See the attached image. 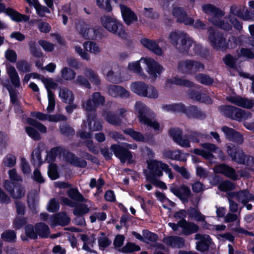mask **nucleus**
Returning <instances> with one entry per match:
<instances>
[{
	"label": "nucleus",
	"instance_id": "62",
	"mask_svg": "<svg viewBox=\"0 0 254 254\" xmlns=\"http://www.w3.org/2000/svg\"><path fill=\"white\" fill-rule=\"evenodd\" d=\"M1 238L4 241L13 242L16 239V234L13 230H7L1 234Z\"/></svg>",
	"mask_w": 254,
	"mask_h": 254
},
{
	"label": "nucleus",
	"instance_id": "11",
	"mask_svg": "<svg viewBox=\"0 0 254 254\" xmlns=\"http://www.w3.org/2000/svg\"><path fill=\"white\" fill-rule=\"evenodd\" d=\"M201 146L206 150L196 148L193 150V152L196 155H200L204 158L210 160H212L214 158V156L212 152L217 153L219 157H222V151L214 144L205 143L201 144Z\"/></svg>",
	"mask_w": 254,
	"mask_h": 254
},
{
	"label": "nucleus",
	"instance_id": "50",
	"mask_svg": "<svg viewBox=\"0 0 254 254\" xmlns=\"http://www.w3.org/2000/svg\"><path fill=\"white\" fill-rule=\"evenodd\" d=\"M141 63H143V62H141L140 59L139 61L129 63L128 65V70L139 75H142L143 74V71L140 66Z\"/></svg>",
	"mask_w": 254,
	"mask_h": 254
},
{
	"label": "nucleus",
	"instance_id": "54",
	"mask_svg": "<svg viewBox=\"0 0 254 254\" xmlns=\"http://www.w3.org/2000/svg\"><path fill=\"white\" fill-rule=\"evenodd\" d=\"M89 208L87 205L85 204H79L76 206L73 210V213L74 215H81L88 213L89 212Z\"/></svg>",
	"mask_w": 254,
	"mask_h": 254
},
{
	"label": "nucleus",
	"instance_id": "6",
	"mask_svg": "<svg viewBox=\"0 0 254 254\" xmlns=\"http://www.w3.org/2000/svg\"><path fill=\"white\" fill-rule=\"evenodd\" d=\"M137 148L136 144H129L125 143L124 144V147L118 145H112L111 146V150L114 152L116 157L119 158L121 162L124 163L126 161L128 163H132V155L131 152L127 149L134 150Z\"/></svg>",
	"mask_w": 254,
	"mask_h": 254
},
{
	"label": "nucleus",
	"instance_id": "26",
	"mask_svg": "<svg viewBox=\"0 0 254 254\" xmlns=\"http://www.w3.org/2000/svg\"><path fill=\"white\" fill-rule=\"evenodd\" d=\"M170 190L176 196L182 200L187 201L191 194L190 189L187 186H182L180 188L171 187Z\"/></svg>",
	"mask_w": 254,
	"mask_h": 254
},
{
	"label": "nucleus",
	"instance_id": "37",
	"mask_svg": "<svg viewBox=\"0 0 254 254\" xmlns=\"http://www.w3.org/2000/svg\"><path fill=\"white\" fill-rule=\"evenodd\" d=\"M7 73L14 86L15 88L19 87L20 86V78L14 67L12 65L7 66Z\"/></svg>",
	"mask_w": 254,
	"mask_h": 254
},
{
	"label": "nucleus",
	"instance_id": "10",
	"mask_svg": "<svg viewBox=\"0 0 254 254\" xmlns=\"http://www.w3.org/2000/svg\"><path fill=\"white\" fill-rule=\"evenodd\" d=\"M204 68V66L202 63L193 60L181 61L178 64L179 71L184 73H193Z\"/></svg>",
	"mask_w": 254,
	"mask_h": 254
},
{
	"label": "nucleus",
	"instance_id": "52",
	"mask_svg": "<svg viewBox=\"0 0 254 254\" xmlns=\"http://www.w3.org/2000/svg\"><path fill=\"white\" fill-rule=\"evenodd\" d=\"M27 123L31 126H34L40 132L42 133H46L47 131V127L45 126L32 118H28Z\"/></svg>",
	"mask_w": 254,
	"mask_h": 254
},
{
	"label": "nucleus",
	"instance_id": "13",
	"mask_svg": "<svg viewBox=\"0 0 254 254\" xmlns=\"http://www.w3.org/2000/svg\"><path fill=\"white\" fill-rule=\"evenodd\" d=\"M4 187L11 196L14 199L22 197L25 193V189L22 185L16 183H12L9 180L4 181Z\"/></svg>",
	"mask_w": 254,
	"mask_h": 254
},
{
	"label": "nucleus",
	"instance_id": "2",
	"mask_svg": "<svg viewBox=\"0 0 254 254\" xmlns=\"http://www.w3.org/2000/svg\"><path fill=\"white\" fill-rule=\"evenodd\" d=\"M202 10L210 15L208 20L215 26L225 30L231 29V25L227 21L221 19L224 15V12L213 4L207 3L202 5Z\"/></svg>",
	"mask_w": 254,
	"mask_h": 254
},
{
	"label": "nucleus",
	"instance_id": "4",
	"mask_svg": "<svg viewBox=\"0 0 254 254\" xmlns=\"http://www.w3.org/2000/svg\"><path fill=\"white\" fill-rule=\"evenodd\" d=\"M100 23L109 32L122 38L127 37V33L124 26L114 16L104 14L100 17Z\"/></svg>",
	"mask_w": 254,
	"mask_h": 254
},
{
	"label": "nucleus",
	"instance_id": "31",
	"mask_svg": "<svg viewBox=\"0 0 254 254\" xmlns=\"http://www.w3.org/2000/svg\"><path fill=\"white\" fill-rule=\"evenodd\" d=\"M141 43L143 46L153 52L156 55L158 56L162 55V49L155 43V42L147 38H143L141 40Z\"/></svg>",
	"mask_w": 254,
	"mask_h": 254
},
{
	"label": "nucleus",
	"instance_id": "44",
	"mask_svg": "<svg viewBox=\"0 0 254 254\" xmlns=\"http://www.w3.org/2000/svg\"><path fill=\"white\" fill-rule=\"evenodd\" d=\"M83 46L86 52H89L91 54L97 55L101 52V48L95 42L87 41L83 43Z\"/></svg>",
	"mask_w": 254,
	"mask_h": 254
},
{
	"label": "nucleus",
	"instance_id": "3",
	"mask_svg": "<svg viewBox=\"0 0 254 254\" xmlns=\"http://www.w3.org/2000/svg\"><path fill=\"white\" fill-rule=\"evenodd\" d=\"M134 108L135 111L138 113L137 117L139 122L159 133L162 129L161 127L155 119L151 118L152 113L149 109L140 102H136Z\"/></svg>",
	"mask_w": 254,
	"mask_h": 254
},
{
	"label": "nucleus",
	"instance_id": "59",
	"mask_svg": "<svg viewBox=\"0 0 254 254\" xmlns=\"http://www.w3.org/2000/svg\"><path fill=\"white\" fill-rule=\"evenodd\" d=\"M74 83L76 85H79L87 88H91V84L85 76H84L82 75H77L76 79L74 81Z\"/></svg>",
	"mask_w": 254,
	"mask_h": 254
},
{
	"label": "nucleus",
	"instance_id": "12",
	"mask_svg": "<svg viewBox=\"0 0 254 254\" xmlns=\"http://www.w3.org/2000/svg\"><path fill=\"white\" fill-rule=\"evenodd\" d=\"M105 102L104 96L99 92H95L92 95L91 99L83 103L82 107L88 113H90L94 112L97 107L103 105Z\"/></svg>",
	"mask_w": 254,
	"mask_h": 254
},
{
	"label": "nucleus",
	"instance_id": "1",
	"mask_svg": "<svg viewBox=\"0 0 254 254\" xmlns=\"http://www.w3.org/2000/svg\"><path fill=\"white\" fill-rule=\"evenodd\" d=\"M220 113L224 117L241 122L245 121L244 125L247 128L254 131V123L247 122L252 117L250 112L231 105H222L219 107Z\"/></svg>",
	"mask_w": 254,
	"mask_h": 254
},
{
	"label": "nucleus",
	"instance_id": "32",
	"mask_svg": "<svg viewBox=\"0 0 254 254\" xmlns=\"http://www.w3.org/2000/svg\"><path fill=\"white\" fill-rule=\"evenodd\" d=\"M234 195L238 201L246 205L249 201H254V196L247 190H242L235 192Z\"/></svg>",
	"mask_w": 254,
	"mask_h": 254
},
{
	"label": "nucleus",
	"instance_id": "20",
	"mask_svg": "<svg viewBox=\"0 0 254 254\" xmlns=\"http://www.w3.org/2000/svg\"><path fill=\"white\" fill-rule=\"evenodd\" d=\"M227 100L230 103L244 108H252L254 106V101L239 96H232L227 97Z\"/></svg>",
	"mask_w": 254,
	"mask_h": 254
},
{
	"label": "nucleus",
	"instance_id": "18",
	"mask_svg": "<svg viewBox=\"0 0 254 254\" xmlns=\"http://www.w3.org/2000/svg\"><path fill=\"white\" fill-rule=\"evenodd\" d=\"M173 16L177 19V21L183 23L187 25L193 24L194 19L187 15L186 11L182 7H176L172 11Z\"/></svg>",
	"mask_w": 254,
	"mask_h": 254
},
{
	"label": "nucleus",
	"instance_id": "36",
	"mask_svg": "<svg viewBox=\"0 0 254 254\" xmlns=\"http://www.w3.org/2000/svg\"><path fill=\"white\" fill-rule=\"evenodd\" d=\"M164 158L171 159L178 161H186V159L183 156V154L180 150H165L162 152Z\"/></svg>",
	"mask_w": 254,
	"mask_h": 254
},
{
	"label": "nucleus",
	"instance_id": "46",
	"mask_svg": "<svg viewBox=\"0 0 254 254\" xmlns=\"http://www.w3.org/2000/svg\"><path fill=\"white\" fill-rule=\"evenodd\" d=\"M185 114H186L189 117H193L199 118L203 116V113L198 110L195 106H190L188 107H186L185 110Z\"/></svg>",
	"mask_w": 254,
	"mask_h": 254
},
{
	"label": "nucleus",
	"instance_id": "34",
	"mask_svg": "<svg viewBox=\"0 0 254 254\" xmlns=\"http://www.w3.org/2000/svg\"><path fill=\"white\" fill-rule=\"evenodd\" d=\"M147 84L142 81L132 82L130 84L131 91L136 95L143 97L146 89Z\"/></svg>",
	"mask_w": 254,
	"mask_h": 254
},
{
	"label": "nucleus",
	"instance_id": "16",
	"mask_svg": "<svg viewBox=\"0 0 254 254\" xmlns=\"http://www.w3.org/2000/svg\"><path fill=\"white\" fill-rule=\"evenodd\" d=\"M141 62H143L147 66V71L152 77L155 78L157 74L161 72L163 67L153 59L149 58H141Z\"/></svg>",
	"mask_w": 254,
	"mask_h": 254
},
{
	"label": "nucleus",
	"instance_id": "56",
	"mask_svg": "<svg viewBox=\"0 0 254 254\" xmlns=\"http://www.w3.org/2000/svg\"><path fill=\"white\" fill-rule=\"evenodd\" d=\"M6 88L9 92L11 103L13 104H17L19 95L17 90L14 89L11 85H6Z\"/></svg>",
	"mask_w": 254,
	"mask_h": 254
},
{
	"label": "nucleus",
	"instance_id": "41",
	"mask_svg": "<svg viewBox=\"0 0 254 254\" xmlns=\"http://www.w3.org/2000/svg\"><path fill=\"white\" fill-rule=\"evenodd\" d=\"M83 74L91 82L93 83L96 86L100 84V80L97 74L92 69L85 68L83 71Z\"/></svg>",
	"mask_w": 254,
	"mask_h": 254
},
{
	"label": "nucleus",
	"instance_id": "14",
	"mask_svg": "<svg viewBox=\"0 0 254 254\" xmlns=\"http://www.w3.org/2000/svg\"><path fill=\"white\" fill-rule=\"evenodd\" d=\"M76 28L79 34L85 39L101 37V35L97 31L98 30L102 31V29L101 28L95 30L90 28L88 24L81 22L77 24Z\"/></svg>",
	"mask_w": 254,
	"mask_h": 254
},
{
	"label": "nucleus",
	"instance_id": "33",
	"mask_svg": "<svg viewBox=\"0 0 254 254\" xmlns=\"http://www.w3.org/2000/svg\"><path fill=\"white\" fill-rule=\"evenodd\" d=\"M87 126L89 130L91 131L100 130L102 128V126L100 123L97 120L94 113L90 115V113L87 114Z\"/></svg>",
	"mask_w": 254,
	"mask_h": 254
},
{
	"label": "nucleus",
	"instance_id": "43",
	"mask_svg": "<svg viewBox=\"0 0 254 254\" xmlns=\"http://www.w3.org/2000/svg\"><path fill=\"white\" fill-rule=\"evenodd\" d=\"M35 229L38 235L42 238H47L50 235V229L48 225L39 223L35 225Z\"/></svg>",
	"mask_w": 254,
	"mask_h": 254
},
{
	"label": "nucleus",
	"instance_id": "60",
	"mask_svg": "<svg viewBox=\"0 0 254 254\" xmlns=\"http://www.w3.org/2000/svg\"><path fill=\"white\" fill-rule=\"evenodd\" d=\"M240 214V211L239 212L238 214L232 212H229L224 216V221L226 223H230L236 221L237 224H239Z\"/></svg>",
	"mask_w": 254,
	"mask_h": 254
},
{
	"label": "nucleus",
	"instance_id": "57",
	"mask_svg": "<svg viewBox=\"0 0 254 254\" xmlns=\"http://www.w3.org/2000/svg\"><path fill=\"white\" fill-rule=\"evenodd\" d=\"M17 69L23 73L27 72L31 70L30 64L25 60H20L16 64Z\"/></svg>",
	"mask_w": 254,
	"mask_h": 254
},
{
	"label": "nucleus",
	"instance_id": "61",
	"mask_svg": "<svg viewBox=\"0 0 254 254\" xmlns=\"http://www.w3.org/2000/svg\"><path fill=\"white\" fill-rule=\"evenodd\" d=\"M102 71L103 73L105 75L107 79L111 82L114 81V72L110 68V66L108 64L103 65L102 66Z\"/></svg>",
	"mask_w": 254,
	"mask_h": 254
},
{
	"label": "nucleus",
	"instance_id": "51",
	"mask_svg": "<svg viewBox=\"0 0 254 254\" xmlns=\"http://www.w3.org/2000/svg\"><path fill=\"white\" fill-rule=\"evenodd\" d=\"M158 90L154 86L147 85L143 97L155 99L158 97Z\"/></svg>",
	"mask_w": 254,
	"mask_h": 254
},
{
	"label": "nucleus",
	"instance_id": "17",
	"mask_svg": "<svg viewBox=\"0 0 254 254\" xmlns=\"http://www.w3.org/2000/svg\"><path fill=\"white\" fill-rule=\"evenodd\" d=\"M196 242V248L200 252H205L209 249V246L212 244V239L210 236L206 234H196L194 236Z\"/></svg>",
	"mask_w": 254,
	"mask_h": 254
},
{
	"label": "nucleus",
	"instance_id": "64",
	"mask_svg": "<svg viewBox=\"0 0 254 254\" xmlns=\"http://www.w3.org/2000/svg\"><path fill=\"white\" fill-rule=\"evenodd\" d=\"M235 188L234 184L230 181H225L221 182L218 186V189L223 191H226L234 190Z\"/></svg>",
	"mask_w": 254,
	"mask_h": 254
},
{
	"label": "nucleus",
	"instance_id": "28",
	"mask_svg": "<svg viewBox=\"0 0 254 254\" xmlns=\"http://www.w3.org/2000/svg\"><path fill=\"white\" fill-rule=\"evenodd\" d=\"M163 242L167 245L175 248H181L185 245L184 239L176 236L166 237L164 238Z\"/></svg>",
	"mask_w": 254,
	"mask_h": 254
},
{
	"label": "nucleus",
	"instance_id": "53",
	"mask_svg": "<svg viewBox=\"0 0 254 254\" xmlns=\"http://www.w3.org/2000/svg\"><path fill=\"white\" fill-rule=\"evenodd\" d=\"M27 201L30 207H34L39 200L38 193L36 190H32L28 194Z\"/></svg>",
	"mask_w": 254,
	"mask_h": 254
},
{
	"label": "nucleus",
	"instance_id": "25",
	"mask_svg": "<svg viewBox=\"0 0 254 254\" xmlns=\"http://www.w3.org/2000/svg\"><path fill=\"white\" fill-rule=\"evenodd\" d=\"M108 93L113 97L128 98L130 93L124 87L115 85H110L108 87Z\"/></svg>",
	"mask_w": 254,
	"mask_h": 254
},
{
	"label": "nucleus",
	"instance_id": "48",
	"mask_svg": "<svg viewBox=\"0 0 254 254\" xmlns=\"http://www.w3.org/2000/svg\"><path fill=\"white\" fill-rule=\"evenodd\" d=\"M67 194L70 198L74 200L82 202L87 201L83 196L76 189H69L67 191Z\"/></svg>",
	"mask_w": 254,
	"mask_h": 254
},
{
	"label": "nucleus",
	"instance_id": "22",
	"mask_svg": "<svg viewBox=\"0 0 254 254\" xmlns=\"http://www.w3.org/2000/svg\"><path fill=\"white\" fill-rule=\"evenodd\" d=\"M31 116L41 121L48 120L52 122H58L61 121H66L65 116L61 114L48 115L39 112L31 113Z\"/></svg>",
	"mask_w": 254,
	"mask_h": 254
},
{
	"label": "nucleus",
	"instance_id": "42",
	"mask_svg": "<svg viewBox=\"0 0 254 254\" xmlns=\"http://www.w3.org/2000/svg\"><path fill=\"white\" fill-rule=\"evenodd\" d=\"M43 145L42 143H39L37 147L34 149L31 154L32 160L34 165H40L42 163L41 153Z\"/></svg>",
	"mask_w": 254,
	"mask_h": 254
},
{
	"label": "nucleus",
	"instance_id": "29",
	"mask_svg": "<svg viewBox=\"0 0 254 254\" xmlns=\"http://www.w3.org/2000/svg\"><path fill=\"white\" fill-rule=\"evenodd\" d=\"M230 13L245 20L249 19V13L248 9L242 5H237L233 4L230 7Z\"/></svg>",
	"mask_w": 254,
	"mask_h": 254
},
{
	"label": "nucleus",
	"instance_id": "58",
	"mask_svg": "<svg viewBox=\"0 0 254 254\" xmlns=\"http://www.w3.org/2000/svg\"><path fill=\"white\" fill-rule=\"evenodd\" d=\"M72 46L74 49L75 52L83 60L86 61L90 60V56L86 52L84 51L81 46L74 43V41H73Z\"/></svg>",
	"mask_w": 254,
	"mask_h": 254
},
{
	"label": "nucleus",
	"instance_id": "63",
	"mask_svg": "<svg viewBox=\"0 0 254 254\" xmlns=\"http://www.w3.org/2000/svg\"><path fill=\"white\" fill-rule=\"evenodd\" d=\"M195 78L196 80L201 84L205 85H209L212 83V79L208 76L198 73L195 75Z\"/></svg>",
	"mask_w": 254,
	"mask_h": 254
},
{
	"label": "nucleus",
	"instance_id": "35",
	"mask_svg": "<svg viewBox=\"0 0 254 254\" xmlns=\"http://www.w3.org/2000/svg\"><path fill=\"white\" fill-rule=\"evenodd\" d=\"M102 117L109 124L113 126H119L122 124V119L110 111H104L102 113Z\"/></svg>",
	"mask_w": 254,
	"mask_h": 254
},
{
	"label": "nucleus",
	"instance_id": "49",
	"mask_svg": "<svg viewBox=\"0 0 254 254\" xmlns=\"http://www.w3.org/2000/svg\"><path fill=\"white\" fill-rule=\"evenodd\" d=\"M168 83L184 86L186 87H191L193 85V83L187 79H181L179 77H174L168 80Z\"/></svg>",
	"mask_w": 254,
	"mask_h": 254
},
{
	"label": "nucleus",
	"instance_id": "39",
	"mask_svg": "<svg viewBox=\"0 0 254 254\" xmlns=\"http://www.w3.org/2000/svg\"><path fill=\"white\" fill-rule=\"evenodd\" d=\"M186 34L182 31H172L170 33L168 39L170 42L177 48L178 45L180 43V41H182L183 37H185Z\"/></svg>",
	"mask_w": 254,
	"mask_h": 254
},
{
	"label": "nucleus",
	"instance_id": "45",
	"mask_svg": "<svg viewBox=\"0 0 254 254\" xmlns=\"http://www.w3.org/2000/svg\"><path fill=\"white\" fill-rule=\"evenodd\" d=\"M61 76L63 79L66 81L73 80L76 76V72L73 69L64 67L61 71Z\"/></svg>",
	"mask_w": 254,
	"mask_h": 254
},
{
	"label": "nucleus",
	"instance_id": "19",
	"mask_svg": "<svg viewBox=\"0 0 254 254\" xmlns=\"http://www.w3.org/2000/svg\"><path fill=\"white\" fill-rule=\"evenodd\" d=\"M70 221V218L65 212H60L50 217L49 224L52 227L57 225L65 226Z\"/></svg>",
	"mask_w": 254,
	"mask_h": 254
},
{
	"label": "nucleus",
	"instance_id": "24",
	"mask_svg": "<svg viewBox=\"0 0 254 254\" xmlns=\"http://www.w3.org/2000/svg\"><path fill=\"white\" fill-rule=\"evenodd\" d=\"M221 130L229 140L238 144H241L243 142L242 135L233 129L227 126H224L221 128Z\"/></svg>",
	"mask_w": 254,
	"mask_h": 254
},
{
	"label": "nucleus",
	"instance_id": "15",
	"mask_svg": "<svg viewBox=\"0 0 254 254\" xmlns=\"http://www.w3.org/2000/svg\"><path fill=\"white\" fill-rule=\"evenodd\" d=\"M3 0H0V13H5L11 19L17 22L28 21L29 16L22 14L11 8H6L5 4L2 3Z\"/></svg>",
	"mask_w": 254,
	"mask_h": 254
},
{
	"label": "nucleus",
	"instance_id": "55",
	"mask_svg": "<svg viewBox=\"0 0 254 254\" xmlns=\"http://www.w3.org/2000/svg\"><path fill=\"white\" fill-rule=\"evenodd\" d=\"M16 163V158L12 154L6 155L2 160L3 165L8 168H11L15 166Z\"/></svg>",
	"mask_w": 254,
	"mask_h": 254
},
{
	"label": "nucleus",
	"instance_id": "38",
	"mask_svg": "<svg viewBox=\"0 0 254 254\" xmlns=\"http://www.w3.org/2000/svg\"><path fill=\"white\" fill-rule=\"evenodd\" d=\"M7 73L14 86L15 88L19 87L20 86V78L14 67L12 65L7 66Z\"/></svg>",
	"mask_w": 254,
	"mask_h": 254
},
{
	"label": "nucleus",
	"instance_id": "47",
	"mask_svg": "<svg viewBox=\"0 0 254 254\" xmlns=\"http://www.w3.org/2000/svg\"><path fill=\"white\" fill-rule=\"evenodd\" d=\"M124 132L129 135L133 139L137 141H146L147 139L143 135L138 131H135L131 128H128L124 130Z\"/></svg>",
	"mask_w": 254,
	"mask_h": 254
},
{
	"label": "nucleus",
	"instance_id": "40",
	"mask_svg": "<svg viewBox=\"0 0 254 254\" xmlns=\"http://www.w3.org/2000/svg\"><path fill=\"white\" fill-rule=\"evenodd\" d=\"M59 96L63 101L66 103H72L74 100V96L72 91L65 87L60 89Z\"/></svg>",
	"mask_w": 254,
	"mask_h": 254
},
{
	"label": "nucleus",
	"instance_id": "5",
	"mask_svg": "<svg viewBox=\"0 0 254 254\" xmlns=\"http://www.w3.org/2000/svg\"><path fill=\"white\" fill-rule=\"evenodd\" d=\"M147 170L146 176L150 175L153 177H160L163 175L162 171L168 174L170 179L174 178V175L169 166L161 161L156 159H149L147 160Z\"/></svg>",
	"mask_w": 254,
	"mask_h": 254
},
{
	"label": "nucleus",
	"instance_id": "8",
	"mask_svg": "<svg viewBox=\"0 0 254 254\" xmlns=\"http://www.w3.org/2000/svg\"><path fill=\"white\" fill-rule=\"evenodd\" d=\"M208 32V40L210 45L216 50L226 51V39L223 34L213 28H209Z\"/></svg>",
	"mask_w": 254,
	"mask_h": 254
},
{
	"label": "nucleus",
	"instance_id": "9",
	"mask_svg": "<svg viewBox=\"0 0 254 254\" xmlns=\"http://www.w3.org/2000/svg\"><path fill=\"white\" fill-rule=\"evenodd\" d=\"M180 52L192 55L200 52L201 46L196 44L191 38L187 34L183 37L176 48Z\"/></svg>",
	"mask_w": 254,
	"mask_h": 254
},
{
	"label": "nucleus",
	"instance_id": "27",
	"mask_svg": "<svg viewBox=\"0 0 254 254\" xmlns=\"http://www.w3.org/2000/svg\"><path fill=\"white\" fill-rule=\"evenodd\" d=\"M180 227L182 229V233L184 235H189L196 232L198 229V226L195 224L189 222L186 220H181L179 222Z\"/></svg>",
	"mask_w": 254,
	"mask_h": 254
},
{
	"label": "nucleus",
	"instance_id": "21",
	"mask_svg": "<svg viewBox=\"0 0 254 254\" xmlns=\"http://www.w3.org/2000/svg\"><path fill=\"white\" fill-rule=\"evenodd\" d=\"M215 171L218 173L223 174L233 180H239L241 178L234 168L225 164L216 166L215 167Z\"/></svg>",
	"mask_w": 254,
	"mask_h": 254
},
{
	"label": "nucleus",
	"instance_id": "30",
	"mask_svg": "<svg viewBox=\"0 0 254 254\" xmlns=\"http://www.w3.org/2000/svg\"><path fill=\"white\" fill-rule=\"evenodd\" d=\"M141 43L143 46L153 52L156 55L158 56L162 55V49L155 43V42L147 38H143L141 40Z\"/></svg>",
	"mask_w": 254,
	"mask_h": 254
},
{
	"label": "nucleus",
	"instance_id": "7",
	"mask_svg": "<svg viewBox=\"0 0 254 254\" xmlns=\"http://www.w3.org/2000/svg\"><path fill=\"white\" fill-rule=\"evenodd\" d=\"M227 153L232 159L239 164L252 166L254 164V158L250 155H246L243 150L235 146L228 145Z\"/></svg>",
	"mask_w": 254,
	"mask_h": 254
},
{
	"label": "nucleus",
	"instance_id": "23",
	"mask_svg": "<svg viewBox=\"0 0 254 254\" xmlns=\"http://www.w3.org/2000/svg\"><path fill=\"white\" fill-rule=\"evenodd\" d=\"M121 13L124 21L127 25L137 20V16L130 8L123 4H119Z\"/></svg>",
	"mask_w": 254,
	"mask_h": 254
}]
</instances>
